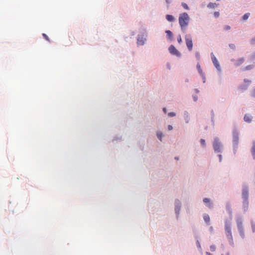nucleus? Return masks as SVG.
Returning a JSON list of instances; mask_svg holds the SVG:
<instances>
[{"instance_id":"412c9836","label":"nucleus","mask_w":255,"mask_h":255,"mask_svg":"<svg viewBox=\"0 0 255 255\" xmlns=\"http://www.w3.org/2000/svg\"><path fill=\"white\" fill-rule=\"evenodd\" d=\"M163 134L161 132L158 131L157 133V136L158 138L160 140L162 141V137Z\"/></svg>"},{"instance_id":"f8f14e48","label":"nucleus","mask_w":255,"mask_h":255,"mask_svg":"<svg viewBox=\"0 0 255 255\" xmlns=\"http://www.w3.org/2000/svg\"><path fill=\"white\" fill-rule=\"evenodd\" d=\"M145 39L143 37H138L137 38V43L138 45H142L144 44Z\"/></svg>"},{"instance_id":"1a4fd4ad","label":"nucleus","mask_w":255,"mask_h":255,"mask_svg":"<svg viewBox=\"0 0 255 255\" xmlns=\"http://www.w3.org/2000/svg\"><path fill=\"white\" fill-rule=\"evenodd\" d=\"M239 140V133L237 130L233 132V142L236 145L238 144Z\"/></svg>"},{"instance_id":"a19ab883","label":"nucleus","mask_w":255,"mask_h":255,"mask_svg":"<svg viewBox=\"0 0 255 255\" xmlns=\"http://www.w3.org/2000/svg\"><path fill=\"white\" fill-rule=\"evenodd\" d=\"M206 255H212L211 253H210L209 252H206Z\"/></svg>"},{"instance_id":"dca6fc26","label":"nucleus","mask_w":255,"mask_h":255,"mask_svg":"<svg viewBox=\"0 0 255 255\" xmlns=\"http://www.w3.org/2000/svg\"><path fill=\"white\" fill-rule=\"evenodd\" d=\"M218 4L216 3H213V2H210L208 5L207 7L209 8H214L218 6Z\"/></svg>"},{"instance_id":"2eb2a0df","label":"nucleus","mask_w":255,"mask_h":255,"mask_svg":"<svg viewBox=\"0 0 255 255\" xmlns=\"http://www.w3.org/2000/svg\"><path fill=\"white\" fill-rule=\"evenodd\" d=\"M166 18L168 21L170 22L173 21L175 20V18L174 17V16L170 14H167L166 15Z\"/></svg>"},{"instance_id":"9d476101","label":"nucleus","mask_w":255,"mask_h":255,"mask_svg":"<svg viewBox=\"0 0 255 255\" xmlns=\"http://www.w3.org/2000/svg\"><path fill=\"white\" fill-rule=\"evenodd\" d=\"M197 69L199 72V73L200 74V75L202 76L203 77V82H205V76L204 75V74L203 73L201 68V67H200V65L198 64L197 65Z\"/></svg>"},{"instance_id":"7c9ffc66","label":"nucleus","mask_w":255,"mask_h":255,"mask_svg":"<svg viewBox=\"0 0 255 255\" xmlns=\"http://www.w3.org/2000/svg\"><path fill=\"white\" fill-rule=\"evenodd\" d=\"M230 28H231V27L229 25H226L224 27V29L226 30H228L230 29Z\"/></svg>"},{"instance_id":"f704fd0d","label":"nucleus","mask_w":255,"mask_h":255,"mask_svg":"<svg viewBox=\"0 0 255 255\" xmlns=\"http://www.w3.org/2000/svg\"><path fill=\"white\" fill-rule=\"evenodd\" d=\"M172 129H173L172 126H171V125H168V129L169 130H171Z\"/></svg>"},{"instance_id":"bb28decb","label":"nucleus","mask_w":255,"mask_h":255,"mask_svg":"<svg viewBox=\"0 0 255 255\" xmlns=\"http://www.w3.org/2000/svg\"><path fill=\"white\" fill-rule=\"evenodd\" d=\"M42 36L46 40L50 41V39H49V37L46 34L43 33Z\"/></svg>"},{"instance_id":"5701e85b","label":"nucleus","mask_w":255,"mask_h":255,"mask_svg":"<svg viewBox=\"0 0 255 255\" xmlns=\"http://www.w3.org/2000/svg\"><path fill=\"white\" fill-rule=\"evenodd\" d=\"M181 5L182 6H183V7L185 9H187V10H188L189 8V7L188 6V5L185 3V2H182L181 3Z\"/></svg>"},{"instance_id":"39448f33","label":"nucleus","mask_w":255,"mask_h":255,"mask_svg":"<svg viewBox=\"0 0 255 255\" xmlns=\"http://www.w3.org/2000/svg\"><path fill=\"white\" fill-rule=\"evenodd\" d=\"M225 231L227 237L232 238L231 224L229 222H226L225 223Z\"/></svg>"},{"instance_id":"a211bd4d","label":"nucleus","mask_w":255,"mask_h":255,"mask_svg":"<svg viewBox=\"0 0 255 255\" xmlns=\"http://www.w3.org/2000/svg\"><path fill=\"white\" fill-rule=\"evenodd\" d=\"M253 67H254V65H248V66L244 67L242 69V70L243 71L250 70L252 69L253 68Z\"/></svg>"},{"instance_id":"c9c22d12","label":"nucleus","mask_w":255,"mask_h":255,"mask_svg":"<svg viewBox=\"0 0 255 255\" xmlns=\"http://www.w3.org/2000/svg\"><path fill=\"white\" fill-rule=\"evenodd\" d=\"M252 96L254 97H255V88L254 89L253 92H252Z\"/></svg>"},{"instance_id":"cd10ccee","label":"nucleus","mask_w":255,"mask_h":255,"mask_svg":"<svg viewBox=\"0 0 255 255\" xmlns=\"http://www.w3.org/2000/svg\"><path fill=\"white\" fill-rule=\"evenodd\" d=\"M168 115L169 117H172L175 116L176 114L175 113L170 112L168 113Z\"/></svg>"},{"instance_id":"393cba45","label":"nucleus","mask_w":255,"mask_h":255,"mask_svg":"<svg viewBox=\"0 0 255 255\" xmlns=\"http://www.w3.org/2000/svg\"><path fill=\"white\" fill-rule=\"evenodd\" d=\"M210 250L211 252H215L216 251V246L214 245L210 246Z\"/></svg>"},{"instance_id":"6e6552de","label":"nucleus","mask_w":255,"mask_h":255,"mask_svg":"<svg viewBox=\"0 0 255 255\" xmlns=\"http://www.w3.org/2000/svg\"><path fill=\"white\" fill-rule=\"evenodd\" d=\"M231 61L234 62V65L238 67L242 65L245 61V59L244 57L239 58V59L235 60L234 59H231Z\"/></svg>"},{"instance_id":"aec40b11","label":"nucleus","mask_w":255,"mask_h":255,"mask_svg":"<svg viewBox=\"0 0 255 255\" xmlns=\"http://www.w3.org/2000/svg\"><path fill=\"white\" fill-rule=\"evenodd\" d=\"M252 153L254 158H255V141L253 142V145L252 148Z\"/></svg>"},{"instance_id":"20e7f679","label":"nucleus","mask_w":255,"mask_h":255,"mask_svg":"<svg viewBox=\"0 0 255 255\" xmlns=\"http://www.w3.org/2000/svg\"><path fill=\"white\" fill-rule=\"evenodd\" d=\"M213 147L215 151L216 152H220L221 151V143L219 141V139L217 138H215L214 141L213 143Z\"/></svg>"},{"instance_id":"a878e982","label":"nucleus","mask_w":255,"mask_h":255,"mask_svg":"<svg viewBox=\"0 0 255 255\" xmlns=\"http://www.w3.org/2000/svg\"><path fill=\"white\" fill-rule=\"evenodd\" d=\"M201 144L203 147H205L206 146V142L205 140L204 139H201L200 140Z\"/></svg>"},{"instance_id":"6ab92c4d","label":"nucleus","mask_w":255,"mask_h":255,"mask_svg":"<svg viewBox=\"0 0 255 255\" xmlns=\"http://www.w3.org/2000/svg\"><path fill=\"white\" fill-rule=\"evenodd\" d=\"M203 219L204 221L208 224L210 222V217L208 214H204L203 216Z\"/></svg>"},{"instance_id":"423d86ee","label":"nucleus","mask_w":255,"mask_h":255,"mask_svg":"<svg viewBox=\"0 0 255 255\" xmlns=\"http://www.w3.org/2000/svg\"><path fill=\"white\" fill-rule=\"evenodd\" d=\"M168 50L170 53L172 55H176L178 57H180L181 55L180 53L172 45L169 46Z\"/></svg>"},{"instance_id":"f3484780","label":"nucleus","mask_w":255,"mask_h":255,"mask_svg":"<svg viewBox=\"0 0 255 255\" xmlns=\"http://www.w3.org/2000/svg\"><path fill=\"white\" fill-rule=\"evenodd\" d=\"M165 33H166L168 38L170 40L172 39L173 36L172 32L169 30H167L165 31Z\"/></svg>"},{"instance_id":"79ce46f5","label":"nucleus","mask_w":255,"mask_h":255,"mask_svg":"<svg viewBox=\"0 0 255 255\" xmlns=\"http://www.w3.org/2000/svg\"><path fill=\"white\" fill-rule=\"evenodd\" d=\"M175 158L176 159H177V160H178V157H175Z\"/></svg>"},{"instance_id":"e433bc0d","label":"nucleus","mask_w":255,"mask_h":255,"mask_svg":"<svg viewBox=\"0 0 255 255\" xmlns=\"http://www.w3.org/2000/svg\"><path fill=\"white\" fill-rule=\"evenodd\" d=\"M219 157L220 158V161H221V160H222V155L221 154H220L219 155Z\"/></svg>"},{"instance_id":"0eeeda50","label":"nucleus","mask_w":255,"mask_h":255,"mask_svg":"<svg viewBox=\"0 0 255 255\" xmlns=\"http://www.w3.org/2000/svg\"><path fill=\"white\" fill-rule=\"evenodd\" d=\"M211 59H212V61L215 67L216 68V69L217 70H220V66L219 63L218 61V60L217 59V58H216V57L213 53L211 54Z\"/></svg>"},{"instance_id":"ea45409f","label":"nucleus","mask_w":255,"mask_h":255,"mask_svg":"<svg viewBox=\"0 0 255 255\" xmlns=\"http://www.w3.org/2000/svg\"><path fill=\"white\" fill-rule=\"evenodd\" d=\"M193 98H194V100H195V101H196L197 100V97L194 96Z\"/></svg>"},{"instance_id":"4c0bfd02","label":"nucleus","mask_w":255,"mask_h":255,"mask_svg":"<svg viewBox=\"0 0 255 255\" xmlns=\"http://www.w3.org/2000/svg\"><path fill=\"white\" fill-rule=\"evenodd\" d=\"M163 112H164V113H166V108H164L163 109Z\"/></svg>"},{"instance_id":"7ed1b4c3","label":"nucleus","mask_w":255,"mask_h":255,"mask_svg":"<svg viewBox=\"0 0 255 255\" xmlns=\"http://www.w3.org/2000/svg\"><path fill=\"white\" fill-rule=\"evenodd\" d=\"M242 197L245 200L244 204L246 205V207L248 206V197H249V190L247 187H244L242 191Z\"/></svg>"},{"instance_id":"4be33fe9","label":"nucleus","mask_w":255,"mask_h":255,"mask_svg":"<svg viewBox=\"0 0 255 255\" xmlns=\"http://www.w3.org/2000/svg\"><path fill=\"white\" fill-rule=\"evenodd\" d=\"M249 15H250V13H245L243 16V20H247V19H248L249 17Z\"/></svg>"},{"instance_id":"ddd939ff","label":"nucleus","mask_w":255,"mask_h":255,"mask_svg":"<svg viewBox=\"0 0 255 255\" xmlns=\"http://www.w3.org/2000/svg\"><path fill=\"white\" fill-rule=\"evenodd\" d=\"M244 119L245 121H246V122L251 123L252 121V118L251 116L246 114L244 116Z\"/></svg>"},{"instance_id":"b1692460","label":"nucleus","mask_w":255,"mask_h":255,"mask_svg":"<svg viewBox=\"0 0 255 255\" xmlns=\"http://www.w3.org/2000/svg\"><path fill=\"white\" fill-rule=\"evenodd\" d=\"M177 41L180 44L182 43V38H181V36L180 35H179L178 36H177Z\"/></svg>"},{"instance_id":"f03ea898","label":"nucleus","mask_w":255,"mask_h":255,"mask_svg":"<svg viewBox=\"0 0 255 255\" xmlns=\"http://www.w3.org/2000/svg\"><path fill=\"white\" fill-rule=\"evenodd\" d=\"M185 39L186 46L189 51H191L193 48V42L192 37L190 34H186L185 36Z\"/></svg>"},{"instance_id":"37998d69","label":"nucleus","mask_w":255,"mask_h":255,"mask_svg":"<svg viewBox=\"0 0 255 255\" xmlns=\"http://www.w3.org/2000/svg\"><path fill=\"white\" fill-rule=\"evenodd\" d=\"M227 255H229V254H228Z\"/></svg>"},{"instance_id":"58836bf2","label":"nucleus","mask_w":255,"mask_h":255,"mask_svg":"<svg viewBox=\"0 0 255 255\" xmlns=\"http://www.w3.org/2000/svg\"><path fill=\"white\" fill-rule=\"evenodd\" d=\"M167 3H169L171 1V0H166Z\"/></svg>"},{"instance_id":"c85d7f7f","label":"nucleus","mask_w":255,"mask_h":255,"mask_svg":"<svg viewBox=\"0 0 255 255\" xmlns=\"http://www.w3.org/2000/svg\"><path fill=\"white\" fill-rule=\"evenodd\" d=\"M229 47L232 49H235V47H236V46L234 44H229Z\"/></svg>"},{"instance_id":"72a5a7b5","label":"nucleus","mask_w":255,"mask_h":255,"mask_svg":"<svg viewBox=\"0 0 255 255\" xmlns=\"http://www.w3.org/2000/svg\"><path fill=\"white\" fill-rule=\"evenodd\" d=\"M244 81L245 83H247L248 84V85L250 84V83H251V81L248 79H245Z\"/></svg>"},{"instance_id":"c756f323","label":"nucleus","mask_w":255,"mask_h":255,"mask_svg":"<svg viewBox=\"0 0 255 255\" xmlns=\"http://www.w3.org/2000/svg\"><path fill=\"white\" fill-rule=\"evenodd\" d=\"M219 12L218 11H216L214 12V15L216 17H218L219 16Z\"/></svg>"},{"instance_id":"9b49d317","label":"nucleus","mask_w":255,"mask_h":255,"mask_svg":"<svg viewBox=\"0 0 255 255\" xmlns=\"http://www.w3.org/2000/svg\"><path fill=\"white\" fill-rule=\"evenodd\" d=\"M203 202L210 208L212 207V204L209 198H205L203 199Z\"/></svg>"},{"instance_id":"473e14b6","label":"nucleus","mask_w":255,"mask_h":255,"mask_svg":"<svg viewBox=\"0 0 255 255\" xmlns=\"http://www.w3.org/2000/svg\"><path fill=\"white\" fill-rule=\"evenodd\" d=\"M240 234L243 238L244 237V233L243 228L242 230H241V232H240Z\"/></svg>"},{"instance_id":"2f4dec72","label":"nucleus","mask_w":255,"mask_h":255,"mask_svg":"<svg viewBox=\"0 0 255 255\" xmlns=\"http://www.w3.org/2000/svg\"><path fill=\"white\" fill-rule=\"evenodd\" d=\"M252 227L253 232H255V224L254 223H252Z\"/></svg>"},{"instance_id":"f257e3e1","label":"nucleus","mask_w":255,"mask_h":255,"mask_svg":"<svg viewBox=\"0 0 255 255\" xmlns=\"http://www.w3.org/2000/svg\"><path fill=\"white\" fill-rule=\"evenodd\" d=\"M178 20L182 30L185 31L190 21L189 15L186 12L181 13L179 16Z\"/></svg>"},{"instance_id":"4468645a","label":"nucleus","mask_w":255,"mask_h":255,"mask_svg":"<svg viewBox=\"0 0 255 255\" xmlns=\"http://www.w3.org/2000/svg\"><path fill=\"white\" fill-rule=\"evenodd\" d=\"M237 224L238 230L239 231V232H241V230H242L243 226H242V222L241 220H238L237 221Z\"/></svg>"}]
</instances>
